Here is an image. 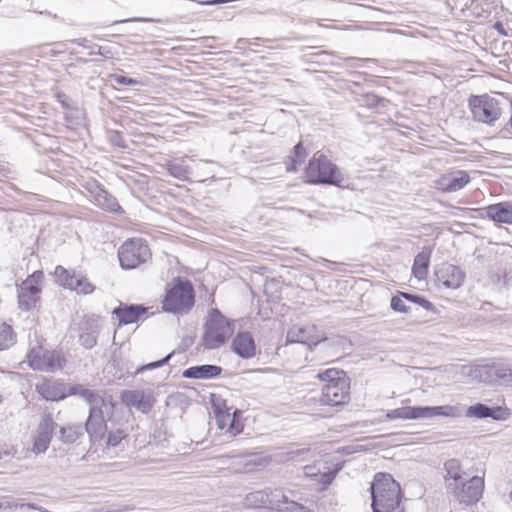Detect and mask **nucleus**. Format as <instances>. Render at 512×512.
<instances>
[{"label": "nucleus", "instance_id": "1", "mask_svg": "<svg viewBox=\"0 0 512 512\" xmlns=\"http://www.w3.org/2000/svg\"><path fill=\"white\" fill-rule=\"evenodd\" d=\"M370 491L373 512H393L400 504L401 488L390 474L377 473Z\"/></svg>", "mask_w": 512, "mask_h": 512}, {"label": "nucleus", "instance_id": "2", "mask_svg": "<svg viewBox=\"0 0 512 512\" xmlns=\"http://www.w3.org/2000/svg\"><path fill=\"white\" fill-rule=\"evenodd\" d=\"M317 378L325 382L320 403L328 406H343L348 403L350 383L346 373L336 368L318 373Z\"/></svg>", "mask_w": 512, "mask_h": 512}, {"label": "nucleus", "instance_id": "3", "mask_svg": "<svg viewBox=\"0 0 512 512\" xmlns=\"http://www.w3.org/2000/svg\"><path fill=\"white\" fill-rule=\"evenodd\" d=\"M305 174L308 182L312 184L347 187L344 184L345 178L338 166L320 151L316 152L309 160Z\"/></svg>", "mask_w": 512, "mask_h": 512}, {"label": "nucleus", "instance_id": "4", "mask_svg": "<svg viewBox=\"0 0 512 512\" xmlns=\"http://www.w3.org/2000/svg\"><path fill=\"white\" fill-rule=\"evenodd\" d=\"M115 404L111 396L98 404L90 407L88 418L83 425L92 443L104 439L107 432V420H110L114 414Z\"/></svg>", "mask_w": 512, "mask_h": 512}, {"label": "nucleus", "instance_id": "5", "mask_svg": "<svg viewBox=\"0 0 512 512\" xmlns=\"http://www.w3.org/2000/svg\"><path fill=\"white\" fill-rule=\"evenodd\" d=\"M195 303L194 289L189 281L179 280L167 290L162 301L163 310L174 314L188 313Z\"/></svg>", "mask_w": 512, "mask_h": 512}, {"label": "nucleus", "instance_id": "6", "mask_svg": "<svg viewBox=\"0 0 512 512\" xmlns=\"http://www.w3.org/2000/svg\"><path fill=\"white\" fill-rule=\"evenodd\" d=\"M233 333L231 324L217 309H212L205 324L204 344L208 349L222 346Z\"/></svg>", "mask_w": 512, "mask_h": 512}, {"label": "nucleus", "instance_id": "7", "mask_svg": "<svg viewBox=\"0 0 512 512\" xmlns=\"http://www.w3.org/2000/svg\"><path fill=\"white\" fill-rule=\"evenodd\" d=\"M484 479L479 476H472L463 479L459 483L448 482V490L451 491L454 499L460 504L469 506L477 503L483 493Z\"/></svg>", "mask_w": 512, "mask_h": 512}, {"label": "nucleus", "instance_id": "8", "mask_svg": "<svg viewBox=\"0 0 512 512\" xmlns=\"http://www.w3.org/2000/svg\"><path fill=\"white\" fill-rule=\"evenodd\" d=\"M151 256L150 249L142 239L125 241L118 250V258L123 269H134Z\"/></svg>", "mask_w": 512, "mask_h": 512}, {"label": "nucleus", "instance_id": "9", "mask_svg": "<svg viewBox=\"0 0 512 512\" xmlns=\"http://www.w3.org/2000/svg\"><path fill=\"white\" fill-rule=\"evenodd\" d=\"M28 362L34 370L55 372L64 367L66 358L61 350L32 349L28 355Z\"/></svg>", "mask_w": 512, "mask_h": 512}, {"label": "nucleus", "instance_id": "10", "mask_svg": "<svg viewBox=\"0 0 512 512\" xmlns=\"http://www.w3.org/2000/svg\"><path fill=\"white\" fill-rule=\"evenodd\" d=\"M469 107L474 119L478 122L492 124L501 115L498 101L488 95L471 96Z\"/></svg>", "mask_w": 512, "mask_h": 512}, {"label": "nucleus", "instance_id": "11", "mask_svg": "<svg viewBox=\"0 0 512 512\" xmlns=\"http://www.w3.org/2000/svg\"><path fill=\"white\" fill-rule=\"evenodd\" d=\"M58 424L51 415H44L38 423L32 437V452L36 455L46 452L49 448L53 435H55Z\"/></svg>", "mask_w": 512, "mask_h": 512}, {"label": "nucleus", "instance_id": "12", "mask_svg": "<svg viewBox=\"0 0 512 512\" xmlns=\"http://www.w3.org/2000/svg\"><path fill=\"white\" fill-rule=\"evenodd\" d=\"M42 276V272H35L19 286L18 299L19 307L22 310L29 311L35 306L38 300V294L40 293L38 281Z\"/></svg>", "mask_w": 512, "mask_h": 512}, {"label": "nucleus", "instance_id": "13", "mask_svg": "<svg viewBox=\"0 0 512 512\" xmlns=\"http://www.w3.org/2000/svg\"><path fill=\"white\" fill-rule=\"evenodd\" d=\"M120 399L125 406L133 407L143 414L149 413L155 403L151 390H124Z\"/></svg>", "mask_w": 512, "mask_h": 512}, {"label": "nucleus", "instance_id": "14", "mask_svg": "<svg viewBox=\"0 0 512 512\" xmlns=\"http://www.w3.org/2000/svg\"><path fill=\"white\" fill-rule=\"evenodd\" d=\"M55 274L64 287L77 293L90 294L94 291V286L81 274L71 273L62 266L56 267Z\"/></svg>", "mask_w": 512, "mask_h": 512}, {"label": "nucleus", "instance_id": "15", "mask_svg": "<svg viewBox=\"0 0 512 512\" xmlns=\"http://www.w3.org/2000/svg\"><path fill=\"white\" fill-rule=\"evenodd\" d=\"M436 281L448 289L459 288L465 279V273L457 266L442 263L435 270Z\"/></svg>", "mask_w": 512, "mask_h": 512}, {"label": "nucleus", "instance_id": "16", "mask_svg": "<svg viewBox=\"0 0 512 512\" xmlns=\"http://www.w3.org/2000/svg\"><path fill=\"white\" fill-rule=\"evenodd\" d=\"M267 509L275 512H300L304 507L283 493L281 489H267Z\"/></svg>", "mask_w": 512, "mask_h": 512}, {"label": "nucleus", "instance_id": "17", "mask_svg": "<svg viewBox=\"0 0 512 512\" xmlns=\"http://www.w3.org/2000/svg\"><path fill=\"white\" fill-rule=\"evenodd\" d=\"M100 332V320L98 316L85 317L80 324L79 342L86 348L91 349L97 344Z\"/></svg>", "mask_w": 512, "mask_h": 512}, {"label": "nucleus", "instance_id": "18", "mask_svg": "<svg viewBox=\"0 0 512 512\" xmlns=\"http://www.w3.org/2000/svg\"><path fill=\"white\" fill-rule=\"evenodd\" d=\"M90 193L94 199L95 205H97L102 210L116 214L124 213L117 199L106 189H104L103 186L95 184L94 187L90 189Z\"/></svg>", "mask_w": 512, "mask_h": 512}, {"label": "nucleus", "instance_id": "19", "mask_svg": "<svg viewBox=\"0 0 512 512\" xmlns=\"http://www.w3.org/2000/svg\"><path fill=\"white\" fill-rule=\"evenodd\" d=\"M232 350L243 359H249L255 356L256 345L251 333H237L232 341Z\"/></svg>", "mask_w": 512, "mask_h": 512}, {"label": "nucleus", "instance_id": "20", "mask_svg": "<svg viewBox=\"0 0 512 512\" xmlns=\"http://www.w3.org/2000/svg\"><path fill=\"white\" fill-rule=\"evenodd\" d=\"M36 391L47 401H59L67 396V389L63 383L50 380L38 383Z\"/></svg>", "mask_w": 512, "mask_h": 512}, {"label": "nucleus", "instance_id": "21", "mask_svg": "<svg viewBox=\"0 0 512 512\" xmlns=\"http://www.w3.org/2000/svg\"><path fill=\"white\" fill-rule=\"evenodd\" d=\"M146 312V307L137 304L120 305L113 310V314L118 318L120 325H127L137 322L139 318Z\"/></svg>", "mask_w": 512, "mask_h": 512}, {"label": "nucleus", "instance_id": "22", "mask_svg": "<svg viewBox=\"0 0 512 512\" xmlns=\"http://www.w3.org/2000/svg\"><path fill=\"white\" fill-rule=\"evenodd\" d=\"M55 437L65 445H72L84 436L85 428L81 423H68L57 427Z\"/></svg>", "mask_w": 512, "mask_h": 512}, {"label": "nucleus", "instance_id": "23", "mask_svg": "<svg viewBox=\"0 0 512 512\" xmlns=\"http://www.w3.org/2000/svg\"><path fill=\"white\" fill-rule=\"evenodd\" d=\"M420 419L433 418L436 416L457 418L462 416L463 408L461 406L443 405L434 407L419 406Z\"/></svg>", "mask_w": 512, "mask_h": 512}, {"label": "nucleus", "instance_id": "24", "mask_svg": "<svg viewBox=\"0 0 512 512\" xmlns=\"http://www.w3.org/2000/svg\"><path fill=\"white\" fill-rule=\"evenodd\" d=\"M486 216L494 222L512 224V203L500 202L484 208Z\"/></svg>", "mask_w": 512, "mask_h": 512}, {"label": "nucleus", "instance_id": "25", "mask_svg": "<svg viewBox=\"0 0 512 512\" xmlns=\"http://www.w3.org/2000/svg\"><path fill=\"white\" fill-rule=\"evenodd\" d=\"M222 372V368L217 365L205 364L192 366L183 371V377L189 379H211L216 378Z\"/></svg>", "mask_w": 512, "mask_h": 512}, {"label": "nucleus", "instance_id": "26", "mask_svg": "<svg viewBox=\"0 0 512 512\" xmlns=\"http://www.w3.org/2000/svg\"><path fill=\"white\" fill-rule=\"evenodd\" d=\"M67 395H78L83 398L92 407L94 405L103 404L108 397L104 396L100 391L85 388L83 385H73L67 390Z\"/></svg>", "mask_w": 512, "mask_h": 512}, {"label": "nucleus", "instance_id": "27", "mask_svg": "<svg viewBox=\"0 0 512 512\" xmlns=\"http://www.w3.org/2000/svg\"><path fill=\"white\" fill-rule=\"evenodd\" d=\"M324 339H314L310 334V329L304 327L294 326L287 332V343H302L307 344L309 347L318 345Z\"/></svg>", "mask_w": 512, "mask_h": 512}, {"label": "nucleus", "instance_id": "28", "mask_svg": "<svg viewBox=\"0 0 512 512\" xmlns=\"http://www.w3.org/2000/svg\"><path fill=\"white\" fill-rule=\"evenodd\" d=\"M469 181V174L466 171L459 170L453 175L443 176L440 185L444 191L454 192L462 189Z\"/></svg>", "mask_w": 512, "mask_h": 512}, {"label": "nucleus", "instance_id": "29", "mask_svg": "<svg viewBox=\"0 0 512 512\" xmlns=\"http://www.w3.org/2000/svg\"><path fill=\"white\" fill-rule=\"evenodd\" d=\"M485 372L490 382H495L500 385H512V370L507 365L494 364L487 366Z\"/></svg>", "mask_w": 512, "mask_h": 512}, {"label": "nucleus", "instance_id": "30", "mask_svg": "<svg viewBox=\"0 0 512 512\" xmlns=\"http://www.w3.org/2000/svg\"><path fill=\"white\" fill-rule=\"evenodd\" d=\"M430 254V250L424 249L415 256L412 273L419 280L425 279L428 274Z\"/></svg>", "mask_w": 512, "mask_h": 512}, {"label": "nucleus", "instance_id": "31", "mask_svg": "<svg viewBox=\"0 0 512 512\" xmlns=\"http://www.w3.org/2000/svg\"><path fill=\"white\" fill-rule=\"evenodd\" d=\"M444 467L446 470L445 482L447 486L448 482L459 483L468 476L467 473L462 471L460 462L457 459H449L445 462Z\"/></svg>", "mask_w": 512, "mask_h": 512}, {"label": "nucleus", "instance_id": "32", "mask_svg": "<svg viewBox=\"0 0 512 512\" xmlns=\"http://www.w3.org/2000/svg\"><path fill=\"white\" fill-rule=\"evenodd\" d=\"M386 420H409V419H420L419 406L411 407H399L396 409L389 410L386 413Z\"/></svg>", "mask_w": 512, "mask_h": 512}, {"label": "nucleus", "instance_id": "33", "mask_svg": "<svg viewBox=\"0 0 512 512\" xmlns=\"http://www.w3.org/2000/svg\"><path fill=\"white\" fill-rule=\"evenodd\" d=\"M267 499V490H262L249 493L245 502L247 506L252 508H267Z\"/></svg>", "mask_w": 512, "mask_h": 512}, {"label": "nucleus", "instance_id": "34", "mask_svg": "<svg viewBox=\"0 0 512 512\" xmlns=\"http://www.w3.org/2000/svg\"><path fill=\"white\" fill-rule=\"evenodd\" d=\"M15 343L13 329L8 324L0 325V351L6 350Z\"/></svg>", "mask_w": 512, "mask_h": 512}, {"label": "nucleus", "instance_id": "35", "mask_svg": "<svg viewBox=\"0 0 512 512\" xmlns=\"http://www.w3.org/2000/svg\"><path fill=\"white\" fill-rule=\"evenodd\" d=\"M489 413H490L489 406L482 404V403H477L475 405L468 407V409L465 412V415L467 417L483 419V418H488Z\"/></svg>", "mask_w": 512, "mask_h": 512}, {"label": "nucleus", "instance_id": "36", "mask_svg": "<svg viewBox=\"0 0 512 512\" xmlns=\"http://www.w3.org/2000/svg\"><path fill=\"white\" fill-rule=\"evenodd\" d=\"M294 155L295 156L291 158V164H287V171H289V172L296 171L297 164H300L301 162H303V160L306 157V151L303 147L302 142H299L294 147Z\"/></svg>", "mask_w": 512, "mask_h": 512}, {"label": "nucleus", "instance_id": "37", "mask_svg": "<svg viewBox=\"0 0 512 512\" xmlns=\"http://www.w3.org/2000/svg\"><path fill=\"white\" fill-rule=\"evenodd\" d=\"M217 421L219 428L221 429H223L227 425V422H229V431L231 433L237 434L240 432L239 429H235V414L233 416H231L230 413L217 414Z\"/></svg>", "mask_w": 512, "mask_h": 512}, {"label": "nucleus", "instance_id": "38", "mask_svg": "<svg viewBox=\"0 0 512 512\" xmlns=\"http://www.w3.org/2000/svg\"><path fill=\"white\" fill-rule=\"evenodd\" d=\"M511 412L506 407H490V413L488 415V418H492L494 420H506L510 417Z\"/></svg>", "mask_w": 512, "mask_h": 512}, {"label": "nucleus", "instance_id": "39", "mask_svg": "<svg viewBox=\"0 0 512 512\" xmlns=\"http://www.w3.org/2000/svg\"><path fill=\"white\" fill-rule=\"evenodd\" d=\"M173 354H174V352H171L167 356H165L164 358H162V359H160L158 361H154V362L148 363L146 365H143V366L137 368L135 373L139 374V373H142V372H144L146 370H151V369H155V368L161 367L164 364L168 363V361L173 356Z\"/></svg>", "mask_w": 512, "mask_h": 512}, {"label": "nucleus", "instance_id": "40", "mask_svg": "<svg viewBox=\"0 0 512 512\" xmlns=\"http://www.w3.org/2000/svg\"><path fill=\"white\" fill-rule=\"evenodd\" d=\"M391 308L394 311L401 312V313H408L411 310L410 307L407 306L404 303L403 297L401 296V293H399L398 295L392 297V299H391Z\"/></svg>", "mask_w": 512, "mask_h": 512}, {"label": "nucleus", "instance_id": "41", "mask_svg": "<svg viewBox=\"0 0 512 512\" xmlns=\"http://www.w3.org/2000/svg\"><path fill=\"white\" fill-rule=\"evenodd\" d=\"M110 79L118 85H127V86L143 85V83L141 81H138L136 79L129 78V77H126L123 75H118V74L110 75Z\"/></svg>", "mask_w": 512, "mask_h": 512}, {"label": "nucleus", "instance_id": "42", "mask_svg": "<svg viewBox=\"0 0 512 512\" xmlns=\"http://www.w3.org/2000/svg\"><path fill=\"white\" fill-rule=\"evenodd\" d=\"M108 140L113 146H116L119 148H126L125 140L123 139L122 135L118 131L109 130L108 131Z\"/></svg>", "mask_w": 512, "mask_h": 512}, {"label": "nucleus", "instance_id": "43", "mask_svg": "<svg viewBox=\"0 0 512 512\" xmlns=\"http://www.w3.org/2000/svg\"><path fill=\"white\" fill-rule=\"evenodd\" d=\"M125 436L126 435L123 430L111 431L108 433L107 445L115 447L119 445V443L122 441V439L125 438Z\"/></svg>", "mask_w": 512, "mask_h": 512}, {"label": "nucleus", "instance_id": "44", "mask_svg": "<svg viewBox=\"0 0 512 512\" xmlns=\"http://www.w3.org/2000/svg\"><path fill=\"white\" fill-rule=\"evenodd\" d=\"M169 172L172 176L176 178H182L186 175L187 168H185L182 165L172 164L169 166Z\"/></svg>", "mask_w": 512, "mask_h": 512}, {"label": "nucleus", "instance_id": "45", "mask_svg": "<svg viewBox=\"0 0 512 512\" xmlns=\"http://www.w3.org/2000/svg\"><path fill=\"white\" fill-rule=\"evenodd\" d=\"M20 508V503L14 501L0 502V510H12Z\"/></svg>", "mask_w": 512, "mask_h": 512}, {"label": "nucleus", "instance_id": "46", "mask_svg": "<svg viewBox=\"0 0 512 512\" xmlns=\"http://www.w3.org/2000/svg\"><path fill=\"white\" fill-rule=\"evenodd\" d=\"M414 303L422 306L426 310H433V308H434L433 304L430 301H428L426 298L421 297V296H418L417 301H415Z\"/></svg>", "mask_w": 512, "mask_h": 512}, {"label": "nucleus", "instance_id": "47", "mask_svg": "<svg viewBox=\"0 0 512 512\" xmlns=\"http://www.w3.org/2000/svg\"><path fill=\"white\" fill-rule=\"evenodd\" d=\"M20 508L23 509V508H29V509H33V510H38L40 512H50L48 511L47 509L41 507V506H38L37 504L35 503H20Z\"/></svg>", "mask_w": 512, "mask_h": 512}, {"label": "nucleus", "instance_id": "48", "mask_svg": "<svg viewBox=\"0 0 512 512\" xmlns=\"http://www.w3.org/2000/svg\"><path fill=\"white\" fill-rule=\"evenodd\" d=\"M198 4L203 5V6H215V5L223 4V1L222 0H207V1L198 2Z\"/></svg>", "mask_w": 512, "mask_h": 512}, {"label": "nucleus", "instance_id": "49", "mask_svg": "<svg viewBox=\"0 0 512 512\" xmlns=\"http://www.w3.org/2000/svg\"><path fill=\"white\" fill-rule=\"evenodd\" d=\"M400 293H401V296H402L404 299H406V300H408V301H411V302H413V303H414L415 301H417L418 296H419V295L409 294V293H406V292H400Z\"/></svg>", "mask_w": 512, "mask_h": 512}, {"label": "nucleus", "instance_id": "50", "mask_svg": "<svg viewBox=\"0 0 512 512\" xmlns=\"http://www.w3.org/2000/svg\"><path fill=\"white\" fill-rule=\"evenodd\" d=\"M369 105H376L378 97L376 95H368Z\"/></svg>", "mask_w": 512, "mask_h": 512}, {"label": "nucleus", "instance_id": "51", "mask_svg": "<svg viewBox=\"0 0 512 512\" xmlns=\"http://www.w3.org/2000/svg\"><path fill=\"white\" fill-rule=\"evenodd\" d=\"M495 28L503 35H506V32L504 31L503 25L500 22H497L495 24Z\"/></svg>", "mask_w": 512, "mask_h": 512}, {"label": "nucleus", "instance_id": "52", "mask_svg": "<svg viewBox=\"0 0 512 512\" xmlns=\"http://www.w3.org/2000/svg\"><path fill=\"white\" fill-rule=\"evenodd\" d=\"M64 96H65V95H63V94H58L59 101H60V103L62 104V106H63L64 108H69V105H68V104H66L65 100H61V97H64Z\"/></svg>", "mask_w": 512, "mask_h": 512}, {"label": "nucleus", "instance_id": "53", "mask_svg": "<svg viewBox=\"0 0 512 512\" xmlns=\"http://www.w3.org/2000/svg\"><path fill=\"white\" fill-rule=\"evenodd\" d=\"M324 477H325V480H323V482H325V483H330V481H331V476H330V474H325V475H324Z\"/></svg>", "mask_w": 512, "mask_h": 512}, {"label": "nucleus", "instance_id": "54", "mask_svg": "<svg viewBox=\"0 0 512 512\" xmlns=\"http://www.w3.org/2000/svg\"><path fill=\"white\" fill-rule=\"evenodd\" d=\"M108 512H122L121 509H117V510H112V511H108Z\"/></svg>", "mask_w": 512, "mask_h": 512}, {"label": "nucleus", "instance_id": "55", "mask_svg": "<svg viewBox=\"0 0 512 512\" xmlns=\"http://www.w3.org/2000/svg\"><path fill=\"white\" fill-rule=\"evenodd\" d=\"M510 499H511V501H512V490H511V493H510Z\"/></svg>", "mask_w": 512, "mask_h": 512}, {"label": "nucleus", "instance_id": "56", "mask_svg": "<svg viewBox=\"0 0 512 512\" xmlns=\"http://www.w3.org/2000/svg\"><path fill=\"white\" fill-rule=\"evenodd\" d=\"M2 402V396L0 395V403Z\"/></svg>", "mask_w": 512, "mask_h": 512}]
</instances>
